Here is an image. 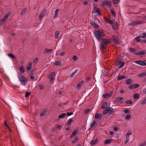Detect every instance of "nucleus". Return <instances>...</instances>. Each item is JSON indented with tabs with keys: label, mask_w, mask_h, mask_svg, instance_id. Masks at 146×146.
Listing matches in <instances>:
<instances>
[{
	"label": "nucleus",
	"mask_w": 146,
	"mask_h": 146,
	"mask_svg": "<svg viewBox=\"0 0 146 146\" xmlns=\"http://www.w3.org/2000/svg\"><path fill=\"white\" fill-rule=\"evenodd\" d=\"M94 35L98 41L102 40V37L105 36L103 32L101 30H98L95 31L94 32Z\"/></svg>",
	"instance_id": "1"
},
{
	"label": "nucleus",
	"mask_w": 146,
	"mask_h": 146,
	"mask_svg": "<svg viewBox=\"0 0 146 146\" xmlns=\"http://www.w3.org/2000/svg\"><path fill=\"white\" fill-rule=\"evenodd\" d=\"M102 44H100V48L101 50H104L106 48L105 47V46L110 44L111 43V40L109 39H102Z\"/></svg>",
	"instance_id": "2"
},
{
	"label": "nucleus",
	"mask_w": 146,
	"mask_h": 146,
	"mask_svg": "<svg viewBox=\"0 0 146 146\" xmlns=\"http://www.w3.org/2000/svg\"><path fill=\"white\" fill-rule=\"evenodd\" d=\"M18 78L21 82V84L25 86L27 84V82L28 81L26 78L21 74L19 75Z\"/></svg>",
	"instance_id": "3"
},
{
	"label": "nucleus",
	"mask_w": 146,
	"mask_h": 146,
	"mask_svg": "<svg viewBox=\"0 0 146 146\" xmlns=\"http://www.w3.org/2000/svg\"><path fill=\"white\" fill-rule=\"evenodd\" d=\"M113 109L112 108L109 107L105 110H103V114L104 115H106L108 113H109V114H111L113 112Z\"/></svg>",
	"instance_id": "4"
},
{
	"label": "nucleus",
	"mask_w": 146,
	"mask_h": 146,
	"mask_svg": "<svg viewBox=\"0 0 146 146\" xmlns=\"http://www.w3.org/2000/svg\"><path fill=\"white\" fill-rule=\"evenodd\" d=\"M101 5L103 6L108 5L110 7H111V4L110 1H103L102 2Z\"/></svg>",
	"instance_id": "5"
},
{
	"label": "nucleus",
	"mask_w": 146,
	"mask_h": 146,
	"mask_svg": "<svg viewBox=\"0 0 146 146\" xmlns=\"http://www.w3.org/2000/svg\"><path fill=\"white\" fill-rule=\"evenodd\" d=\"M113 91H111L109 93H105L103 94L102 95V97L103 98L106 99L110 98L113 94Z\"/></svg>",
	"instance_id": "6"
},
{
	"label": "nucleus",
	"mask_w": 146,
	"mask_h": 146,
	"mask_svg": "<svg viewBox=\"0 0 146 146\" xmlns=\"http://www.w3.org/2000/svg\"><path fill=\"white\" fill-rule=\"evenodd\" d=\"M112 41L113 43L116 44L118 45L119 43V39L115 36H112Z\"/></svg>",
	"instance_id": "7"
},
{
	"label": "nucleus",
	"mask_w": 146,
	"mask_h": 146,
	"mask_svg": "<svg viewBox=\"0 0 146 146\" xmlns=\"http://www.w3.org/2000/svg\"><path fill=\"white\" fill-rule=\"evenodd\" d=\"M11 13L9 12L5 14L4 17L2 19V21H3L5 22L8 19V17L11 15Z\"/></svg>",
	"instance_id": "8"
},
{
	"label": "nucleus",
	"mask_w": 146,
	"mask_h": 146,
	"mask_svg": "<svg viewBox=\"0 0 146 146\" xmlns=\"http://www.w3.org/2000/svg\"><path fill=\"white\" fill-rule=\"evenodd\" d=\"M56 74L55 72H52L48 76V78L50 79V81L51 82L54 79V77Z\"/></svg>",
	"instance_id": "9"
},
{
	"label": "nucleus",
	"mask_w": 146,
	"mask_h": 146,
	"mask_svg": "<svg viewBox=\"0 0 146 146\" xmlns=\"http://www.w3.org/2000/svg\"><path fill=\"white\" fill-rule=\"evenodd\" d=\"M139 86V85L137 84H134L130 85L129 88L131 89H132L137 88H138Z\"/></svg>",
	"instance_id": "10"
},
{
	"label": "nucleus",
	"mask_w": 146,
	"mask_h": 146,
	"mask_svg": "<svg viewBox=\"0 0 146 146\" xmlns=\"http://www.w3.org/2000/svg\"><path fill=\"white\" fill-rule=\"evenodd\" d=\"M146 54V50H143L142 51H139L138 52L135 53V54L137 55H141Z\"/></svg>",
	"instance_id": "11"
},
{
	"label": "nucleus",
	"mask_w": 146,
	"mask_h": 146,
	"mask_svg": "<svg viewBox=\"0 0 146 146\" xmlns=\"http://www.w3.org/2000/svg\"><path fill=\"white\" fill-rule=\"evenodd\" d=\"M102 118V116L101 114L99 113H96L95 115V119H101Z\"/></svg>",
	"instance_id": "12"
},
{
	"label": "nucleus",
	"mask_w": 146,
	"mask_h": 146,
	"mask_svg": "<svg viewBox=\"0 0 146 146\" xmlns=\"http://www.w3.org/2000/svg\"><path fill=\"white\" fill-rule=\"evenodd\" d=\"M90 24L91 25L93 26L94 28L96 29H98L99 28V26L97 25L95 23L90 21Z\"/></svg>",
	"instance_id": "13"
},
{
	"label": "nucleus",
	"mask_w": 146,
	"mask_h": 146,
	"mask_svg": "<svg viewBox=\"0 0 146 146\" xmlns=\"http://www.w3.org/2000/svg\"><path fill=\"white\" fill-rule=\"evenodd\" d=\"M135 63L141 66H144V63L143 61L137 60L135 61Z\"/></svg>",
	"instance_id": "14"
},
{
	"label": "nucleus",
	"mask_w": 146,
	"mask_h": 146,
	"mask_svg": "<svg viewBox=\"0 0 146 146\" xmlns=\"http://www.w3.org/2000/svg\"><path fill=\"white\" fill-rule=\"evenodd\" d=\"M78 133V131L77 130H74L72 132V134L70 135V137L71 138H73Z\"/></svg>",
	"instance_id": "15"
},
{
	"label": "nucleus",
	"mask_w": 146,
	"mask_h": 146,
	"mask_svg": "<svg viewBox=\"0 0 146 146\" xmlns=\"http://www.w3.org/2000/svg\"><path fill=\"white\" fill-rule=\"evenodd\" d=\"M108 106V103L105 102H104L102 105V106L101 107V108L102 109H106L107 108Z\"/></svg>",
	"instance_id": "16"
},
{
	"label": "nucleus",
	"mask_w": 146,
	"mask_h": 146,
	"mask_svg": "<svg viewBox=\"0 0 146 146\" xmlns=\"http://www.w3.org/2000/svg\"><path fill=\"white\" fill-rule=\"evenodd\" d=\"M98 142V140L97 139H96L94 140H92L90 143V145H95Z\"/></svg>",
	"instance_id": "17"
},
{
	"label": "nucleus",
	"mask_w": 146,
	"mask_h": 146,
	"mask_svg": "<svg viewBox=\"0 0 146 146\" xmlns=\"http://www.w3.org/2000/svg\"><path fill=\"white\" fill-rule=\"evenodd\" d=\"M96 120H94L93 123H92L90 125V128L92 129L93 127H96Z\"/></svg>",
	"instance_id": "18"
},
{
	"label": "nucleus",
	"mask_w": 146,
	"mask_h": 146,
	"mask_svg": "<svg viewBox=\"0 0 146 146\" xmlns=\"http://www.w3.org/2000/svg\"><path fill=\"white\" fill-rule=\"evenodd\" d=\"M53 50L52 49H48L46 48H45L44 49V50L43 52L44 53H45L46 52H52L53 51Z\"/></svg>",
	"instance_id": "19"
},
{
	"label": "nucleus",
	"mask_w": 146,
	"mask_h": 146,
	"mask_svg": "<svg viewBox=\"0 0 146 146\" xmlns=\"http://www.w3.org/2000/svg\"><path fill=\"white\" fill-rule=\"evenodd\" d=\"M124 78H126L125 76L124 75H119L117 78V80H120Z\"/></svg>",
	"instance_id": "20"
},
{
	"label": "nucleus",
	"mask_w": 146,
	"mask_h": 146,
	"mask_svg": "<svg viewBox=\"0 0 146 146\" xmlns=\"http://www.w3.org/2000/svg\"><path fill=\"white\" fill-rule=\"evenodd\" d=\"M59 9H57L54 12V14L53 16V17L54 18H55L58 15V12L59 11Z\"/></svg>",
	"instance_id": "21"
},
{
	"label": "nucleus",
	"mask_w": 146,
	"mask_h": 146,
	"mask_svg": "<svg viewBox=\"0 0 146 146\" xmlns=\"http://www.w3.org/2000/svg\"><path fill=\"white\" fill-rule=\"evenodd\" d=\"M123 99V98L122 97H119L116 98L115 99V102H118L122 100Z\"/></svg>",
	"instance_id": "22"
},
{
	"label": "nucleus",
	"mask_w": 146,
	"mask_h": 146,
	"mask_svg": "<svg viewBox=\"0 0 146 146\" xmlns=\"http://www.w3.org/2000/svg\"><path fill=\"white\" fill-rule=\"evenodd\" d=\"M140 37L141 38H146V33L144 32L140 35Z\"/></svg>",
	"instance_id": "23"
},
{
	"label": "nucleus",
	"mask_w": 146,
	"mask_h": 146,
	"mask_svg": "<svg viewBox=\"0 0 146 146\" xmlns=\"http://www.w3.org/2000/svg\"><path fill=\"white\" fill-rule=\"evenodd\" d=\"M112 27L113 29L116 30L117 29V23H115L113 24Z\"/></svg>",
	"instance_id": "24"
},
{
	"label": "nucleus",
	"mask_w": 146,
	"mask_h": 146,
	"mask_svg": "<svg viewBox=\"0 0 146 146\" xmlns=\"http://www.w3.org/2000/svg\"><path fill=\"white\" fill-rule=\"evenodd\" d=\"M84 83V81L83 80H82L79 82L77 84V87L78 88H79L81 85L83 84Z\"/></svg>",
	"instance_id": "25"
},
{
	"label": "nucleus",
	"mask_w": 146,
	"mask_h": 146,
	"mask_svg": "<svg viewBox=\"0 0 146 146\" xmlns=\"http://www.w3.org/2000/svg\"><path fill=\"white\" fill-rule=\"evenodd\" d=\"M140 78L146 76V72H143L137 75Z\"/></svg>",
	"instance_id": "26"
},
{
	"label": "nucleus",
	"mask_w": 146,
	"mask_h": 146,
	"mask_svg": "<svg viewBox=\"0 0 146 146\" xmlns=\"http://www.w3.org/2000/svg\"><path fill=\"white\" fill-rule=\"evenodd\" d=\"M134 99H138L140 97V94H135L133 96Z\"/></svg>",
	"instance_id": "27"
},
{
	"label": "nucleus",
	"mask_w": 146,
	"mask_h": 146,
	"mask_svg": "<svg viewBox=\"0 0 146 146\" xmlns=\"http://www.w3.org/2000/svg\"><path fill=\"white\" fill-rule=\"evenodd\" d=\"M31 66H32V63L31 62L29 63V66H28L26 68V69L27 70L30 71L31 70Z\"/></svg>",
	"instance_id": "28"
},
{
	"label": "nucleus",
	"mask_w": 146,
	"mask_h": 146,
	"mask_svg": "<svg viewBox=\"0 0 146 146\" xmlns=\"http://www.w3.org/2000/svg\"><path fill=\"white\" fill-rule=\"evenodd\" d=\"M60 33V31H56L55 32V38H58L59 37V34Z\"/></svg>",
	"instance_id": "29"
},
{
	"label": "nucleus",
	"mask_w": 146,
	"mask_h": 146,
	"mask_svg": "<svg viewBox=\"0 0 146 146\" xmlns=\"http://www.w3.org/2000/svg\"><path fill=\"white\" fill-rule=\"evenodd\" d=\"M66 114L65 113H62V114L58 116V118H63L65 117L66 116Z\"/></svg>",
	"instance_id": "30"
},
{
	"label": "nucleus",
	"mask_w": 146,
	"mask_h": 146,
	"mask_svg": "<svg viewBox=\"0 0 146 146\" xmlns=\"http://www.w3.org/2000/svg\"><path fill=\"white\" fill-rule=\"evenodd\" d=\"M137 21H135L134 22H131L129 24V26H134L137 25Z\"/></svg>",
	"instance_id": "31"
},
{
	"label": "nucleus",
	"mask_w": 146,
	"mask_h": 146,
	"mask_svg": "<svg viewBox=\"0 0 146 146\" xmlns=\"http://www.w3.org/2000/svg\"><path fill=\"white\" fill-rule=\"evenodd\" d=\"M112 140V139H107L104 142V143L105 144H108L110 143Z\"/></svg>",
	"instance_id": "32"
},
{
	"label": "nucleus",
	"mask_w": 146,
	"mask_h": 146,
	"mask_svg": "<svg viewBox=\"0 0 146 146\" xmlns=\"http://www.w3.org/2000/svg\"><path fill=\"white\" fill-rule=\"evenodd\" d=\"M94 10H93L92 12L93 13H97L100 10L98 8H96V7H95L94 8Z\"/></svg>",
	"instance_id": "33"
},
{
	"label": "nucleus",
	"mask_w": 146,
	"mask_h": 146,
	"mask_svg": "<svg viewBox=\"0 0 146 146\" xmlns=\"http://www.w3.org/2000/svg\"><path fill=\"white\" fill-rule=\"evenodd\" d=\"M54 64L56 66H60L61 64V62L60 61H56L54 62Z\"/></svg>",
	"instance_id": "34"
},
{
	"label": "nucleus",
	"mask_w": 146,
	"mask_h": 146,
	"mask_svg": "<svg viewBox=\"0 0 146 146\" xmlns=\"http://www.w3.org/2000/svg\"><path fill=\"white\" fill-rule=\"evenodd\" d=\"M27 9L26 8H24L22 9L21 12V15H24L26 12Z\"/></svg>",
	"instance_id": "35"
},
{
	"label": "nucleus",
	"mask_w": 146,
	"mask_h": 146,
	"mask_svg": "<svg viewBox=\"0 0 146 146\" xmlns=\"http://www.w3.org/2000/svg\"><path fill=\"white\" fill-rule=\"evenodd\" d=\"M132 82V80L131 79H128L126 81V84H129Z\"/></svg>",
	"instance_id": "36"
},
{
	"label": "nucleus",
	"mask_w": 146,
	"mask_h": 146,
	"mask_svg": "<svg viewBox=\"0 0 146 146\" xmlns=\"http://www.w3.org/2000/svg\"><path fill=\"white\" fill-rule=\"evenodd\" d=\"M19 70L22 73H24L25 71L24 67L23 66L20 67Z\"/></svg>",
	"instance_id": "37"
},
{
	"label": "nucleus",
	"mask_w": 146,
	"mask_h": 146,
	"mask_svg": "<svg viewBox=\"0 0 146 146\" xmlns=\"http://www.w3.org/2000/svg\"><path fill=\"white\" fill-rule=\"evenodd\" d=\"M129 50L132 53H134L136 51V50L134 48H129Z\"/></svg>",
	"instance_id": "38"
},
{
	"label": "nucleus",
	"mask_w": 146,
	"mask_h": 146,
	"mask_svg": "<svg viewBox=\"0 0 146 146\" xmlns=\"http://www.w3.org/2000/svg\"><path fill=\"white\" fill-rule=\"evenodd\" d=\"M79 139L77 137H76L75 138V139L73 140L72 142V143L74 144Z\"/></svg>",
	"instance_id": "39"
},
{
	"label": "nucleus",
	"mask_w": 146,
	"mask_h": 146,
	"mask_svg": "<svg viewBox=\"0 0 146 146\" xmlns=\"http://www.w3.org/2000/svg\"><path fill=\"white\" fill-rule=\"evenodd\" d=\"M8 55L13 59H15V57L12 54H8Z\"/></svg>",
	"instance_id": "40"
},
{
	"label": "nucleus",
	"mask_w": 146,
	"mask_h": 146,
	"mask_svg": "<svg viewBox=\"0 0 146 146\" xmlns=\"http://www.w3.org/2000/svg\"><path fill=\"white\" fill-rule=\"evenodd\" d=\"M78 70L76 69V70H75L70 75V77H73V76L75 75V74L77 72Z\"/></svg>",
	"instance_id": "41"
},
{
	"label": "nucleus",
	"mask_w": 146,
	"mask_h": 146,
	"mask_svg": "<svg viewBox=\"0 0 146 146\" xmlns=\"http://www.w3.org/2000/svg\"><path fill=\"white\" fill-rule=\"evenodd\" d=\"M4 124L5 125L8 129L10 131H11V130L10 129V127L7 125V123L6 121H4Z\"/></svg>",
	"instance_id": "42"
},
{
	"label": "nucleus",
	"mask_w": 146,
	"mask_h": 146,
	"mask_svg": "<svg viewBox=\"0 0 146 146\" xmlns=\"http://www.w3.org/2000/svg\"><path fill=\"white\" fill-rule=\"evenodd\" d=\"M73 121V120L71 118H70L69 119L68 121L67 122V124L68 125H70L71 122Z\"/></svg>",
	"instance_id": "43"
},
{
	"label": "nucleus",
	"mask_w": 146,
	"mask_h": 146,
	"mask_svg": "<svg viewBox=\"0 0 146 146\" xmlns=\"http://www.w3.org/2000/svg\"><path fill=\"white\" fill-rule=\"evenodd\" d=\"M125 103L128 104H132V101L131 100H128L126 101L125 102Z\"/></svg>",
	"instance_id": "44"
},
{
	"label": "nucleus",
	"mask_w": 146,
	"mask_h": 146,
	"mask_svg": "<svg viewBox=\"0 0 146 146\" xmlns=\"http://www.w3.org/2000/svg\"><path fill=\"white\" fill-rule=\"evenodd\" d=\"M110 12L113 16H115L116 15V13L114 11L111 10Z\"/></svg>",
	"instance_id": "45"
},
{
	"label": "nucleus",
	"mask_w": 146,
	"mask_h": 146,
	"mask_svg": "<svg viewBox=\"0 0 146 146\" xmlns=\"http://www.w3.org/2000/svg\"><path fill=\"white\" fill-rule=\"evenodd\" d=\"M30 95V92H26L25 93V97L26 98L29 97Z\"/></svg>",
	"instance_id": "46"
},
{
	"label": "nucleus",
	"mask_w": 146,
	"mask_h": 146,
	"mask_svg": "<svg viewBox=\"0 0 146 146\" xmlns=\"http://www.w3.org/2000/svg\"><path fill=\"white\" fill-rule=\"evenodd\" d=\"M146 104V98H145L144 100L141 103V104L142 105L144 104Z\"/></svg>",
	"instance_id": "47"
},
{
	"label": "nucleus",
	"mask_w": 146,
	"mask_h": 146,
	"mask_svg": "<svg viewBox=\"0 0 146 146\" xmlns=\"http://www.w3.org/2000/svg\"><path fill=\"white\" fill-rule=\"evenodd\" d=\"M122 62L120 61V60H118L116 62V65L117 66H119L120 65Z\"/></svg>",
	"instance_id": "48"
},
{
	"label": "nucleus",
	"mask_w": 146,
	"mask_h": 146,
	"mask_svg": "<svg viewBox=\"0 0 146 146\" xmlns=\"http://www.w3.org/2000/svg\"><path fill=\"white\" fill-rule=\"evenodd\" d=\"M124 112L125 113H131V111L129 110L125 109L124 110Z\"/></svg>",
	"instance_id": "49"
},
{
	"label": "nucleus",
	"mask_w": 146,
	"mask_h": 146,
	"mask_svg": "<svg viewBox=\"0 0 146 146\" xmlns=\"http://www.w3.org/2000/svg\"><path fill=\"white\" fill-rule=\"evenodd\" d=\"M91 80V78L90 76L87 77L85 79V81L86 82H88L89 81Z\"/></svg>",
	"instance_id": "50"
},
{
	"label": "nucleus",
	"mask_w": 146,
	"mask_h": 146,
	"mask_svg": "<svg viewBox=\"0 0 146 146\" xmlns=\"http://www.w3.org/2000/svg\"><path fill=\"white\" fill-rule=\"evenodd\" d=\"M124 64H125L124 62H122L120 65L119 67V68H122L124 66Z\"/></svg>",
	"instance_id": "51"
},
{
	"label": "nucleus",
	"mask_w": 146,
	"mask_h": 146,
	"mask_svg": "<svg viewBox=\"0 0 146 146\" xmlns=\"http://www.w3.org/2000/svg\"><path fill=\"white\" fill-rule=\"evenodd\" d=\"M39 88L40 90H41L44 87V86L42 84H40L39 86Z\"/></svg>",
	"instance_id": "52"
},
{
	"label": "nucleus",
	"mask_w": 146,
	"mask_h": 146,
	"mask_svg": "<svg viewBox=\"0 0 146 146\" xmlns=\"http://www.w3.org/2000/svg\"><path fill=\"white\" fill-rule=\"evenodd\" d=\"M131 118V115L130 114L127 115L125 117V119L129 120Z\"/></svg>",
	"instance_id": "53"
},
{
	"label": "nucleus",
	"mask_w": 146,
	"mask_h": 146,
	"mask_svg": "<svg viewBox=\"0 0 146 146\" xmlns=\"http://www.w3.org/2000/svg\"><path fill=\"white\" fill-rule=\"evenodd\" d=\"M140 38H141V37H140V35H139V36H138L137 37H136V38H135V39L137 42H139L141 40Z\"/></svg>",
	"instance_id": "54"
},
{
	"label": "nucleus",
	"mask_w": 146,
	"mask_h": 146,
	"mask_svg": "<svg viewBox=\"0 0 146 146\" xmlns=\"http://www.w3.org/2000/svg\"><path fill=\"white\" fill-rule=\"evenodd\" d=\"M113 1L114 4H117L119 1L120 0H113Z\"/></svg>",
	"instance_id": "55"
},
{
	"label": "nucleus",
	"mask_w": 146,
	"mask_h": 146,
	"mask_svg": "<svg viewBox=\"0 0 146 146\" xmlns=\"http://www.w3.org/2000/svg\"><path fill=\"white\" fill-rule=\"evenodd\" d=\"M146 145V141H145L142 143L139 146H145Z\"/></svg>",
	"instance_id": "56"
},
{
	"label": "nucleus",
	"mask_w": 146,
	"mask_h": 146,
	"mask_svg": "<svg viewBox=\"0 0 146 146\" xmlns=\"http://www.w3.org/2000/svg\"><path fill=\"white\" fill-rule=\"evenodd\" d=\"M131 135V133H127L126 135V138H128V137L129 136V135Z\"/></svg>",
	"instance_id": "57"
},
{
	"label": "nucleus",
	"mask_w": 146,
	"mask_h": 146,
	"mask_svg": "<svg viewBox=\"0 0 146 146\" xmlns=\"http://www.w3.org/2000/svg\"><path fill=\"white\" fill-rule=\"evenodd\" d=\"M38 61V58H35V59L33 61V62L35 63H37Z\"/></svg>",
	"instance_id": "58"
},
{
	"label": "nucleus",
	"mask_w": 146,
	"mask_h": 146,
	"mask_svg": "<svg viewBox=\"0 0 146 146\" xmlns=\"http://www.w3.org/2000/svg\"><path fill=\"white\" fill-rule=\"evenodd\" d=\"M30 78L32 80H33L34 78V77L33 76V74L31 73L30 75Z\"/></svg>",
	"instance_id": "59"
},
{
	"label": "nucleus",
	"mask_w": 146,
	"mask_h": 146,
	"mask_svg": "<svg viewBox=\"0 0 146 146\" xmlns=\"http://www.w3.org/2000/svg\"><path fill=\"white\" fill-rule=\"evenodd\" d=\"M137 25H139L141 24H142L143 23V22L142 21H137Z\"/></svg>",
	"instance_id": "60"
},
{
	"label": "nucleus",
	"mask_w": 146,
	"mask_h": 146,
	"mask_svg": "<svg viewBox=\"0 0 146 146\" xmlns=\"http://www.w3.org/2000/svg\"><path fill=\"white\" fill-rule=\"evenodd\" d=\"M43 16V15L40 13V15H39V19H40V20H42V18Z\"/></svg>",
	"instance_id": "61"
},
{
	"label": "nucleus",
	"mask_w": 146,
	"mask_h": 146,
	"mask_svg": "<svg viewBox=\"0 0 146 146\" xmlns=\"http://www.w3.org/2000/svg\"><path fill=\"white\" fill-rule=\"evenodd\" d=\"M73 114V112H67V114L68 116H69L71 115H72Z\"/></svg>",
	"instance_id": "62"
},
{
	"label": "nucleus",
	"mask_w": 146,
	"mask_h": 146,
	"mask_svg": "<svg viewBox=\"0 0 146 146\" xmlns=\"http://www.w3.org/2000/svg\"><path fill=\"white\" fill-rule=\"evenodd\" d=\"M90 109H87L85 110L84 113H87L90 111Z\"/></svg>",
	"instance_id": "63"
},
{
	"label": "nucleus",
	"mask_w": 146,
	"mask_h": 146,
	"mask_svg": "<svg viewBox=\"0 0 146 146\" xmlns=\"http://www.w3.org/2000/svg\"><path fill=\"white\" fill-rule=\"evenodd\" d=\"M72 59L76 61L77 59V57L76 56H74L72 57Z\"/></svg>",
	"instance_id": "64"
}]
</instances>
